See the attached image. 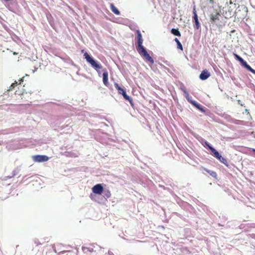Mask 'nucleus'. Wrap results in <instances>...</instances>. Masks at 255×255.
<instances>
[{
    "label": "nucleus",
    "instance_id": "obj_1",
    "mask_svg": "<svg viewBox=\"0 0 255 255\" xmlns=\"http://www.w3.org/2000/svg\"><path fill=\"white\" fill-rule=\"evenodd\" d=\"M137 34L136 39L137 46L136 47V50L138 53L143 57L145 59L149 61L151 64L154 63V60L147 53L145 48L142 45L143 39L142 38L141 34L139 30L136 31Z\"/></svg>",
    "mask_w": 255,
    "mask_h": 255
},
{
    "label": "nucleus",
    "instance_id": "obj_2",
    "mask_svg": "<svg viewBox=\"0 0 255 255\" xmlns=\"http://www.w3.org/2000/svg\"><path fill=\"white\" fill-rule=\"evenodd\" d=\"M84 56L87 62L90 63L97 71L102 68V65L97 62L87 52L84 53Z\"/></svg>",
    "mask_w": 255,
    "mask_h": 255
},
{
    "label": "nucleus",
    "instance_id": "obj_3",
    "mask_svg": "<svg viewBox=\"0 0 255 255\" xmlns=\"http://www.w3.org/2000/svg\"><path fill=\"white\" fill-rule=\"evenodd\" d=\"M115 87L118 91L119 94L122 95L124 99L128 101L131 106H133V104L131 98L127 95L125 90L121 88L118 83H115Z\"/></svg>",
    "mask_w": 255,
    "mask_h": 255
},
{
    "label": "nucleus",
    "instance_id": "obj_4",
    "mask_svg": "<svg viewBox=\"0 0 255 255\" xmlns=\"http://www.w3.org/2000/svg\"><path fill=\"white\" fill-rule=\"evenodd\" d=\"M233 55L235 57V58L240 62L241 64L245 67L246 68H247L249 71H251L252 73L255 74V70L253 69L249 65L247 64V63L240 56H239L238 54H237L235 53H233Z\"/></svg>",
    "mask_w": 255,
    "mask_h": 255
},
{
    "label": "nucleus",
    "instance_id": "obj_5",
    "mask_svg": "<svg viewBox=\"0 0 255 255\" xmlns=\"http://www.w3.org/2000/svg\"><path fill=\"white\" fill-rule=\"evenodd\" d=\"M32 159L35 162H46L48 160L49 157L46 155H37L32 156Z\"/></svg>",
    "mask_w": 255,
    "mask_h": 255
},
{
    "label": "nucleus",
    "instance_id": "obj_6",
    "mask_svg": "<svg viewBox=\"0 0 255 255\" xmlns=\"http://www.w3.org/2000/svg\"><path fill=\"white\" fill-rule=\"evenodd\" d=\"M104 191V188L101 184H98L92 188V191L94 193L101 195Z\"/></svg>",
    "mask_w": 255,
    "mask_h": 255
},
{
    "label": "nucleus",
    "instance_id": "obj_7",
    "mask_svg": "<svg viewBox=\"0 0 255 255\" xmlns=\"http://www.w3.org/2000/svg\"><path fill=\"white\" fill-rule=\"evenodd\" d=\"M211 76L210 73L208 72L207 69L203 70L199 76V78L202 80H205L208 79Z\"/></svg>",
    "mask_w": 255,
    "mask_h": 255
},
{
    "label": "nucleus",
    "instance_id": "obj_8",
    "mask_svg": "<svg viewBox=\"0 0 255 255\" xmlns=\"http://www.w3.org/2000/svg\"><path fill=\"white\" fill-rule=\"evenodd\" d=\"M103 74V81L104 85L106 86H108L109 85V83L108 82V73L107 71L105 69Z\"/></svg>",
    "mask_w": 255,
    "mask_h": 255
},
{
    "label": "nucleus",
    "instance_id": "obj_9",
    "mask_svg": "<svg viewBox=\"0 0 255 255\" xmlns=\"http://www.w3.org/2000/svg\"><path fill=\"white\" fill-rule=\"evenodd\" d=\"M219 16L220 13L217 11H215L214 13H211L210 15L211 21L215 22L216 20H218Z\"/></svg>",
    "mask_w": 255,
    "mask_h": 255
},
{
    "label": "nucleus",
    "instance_id": "obj_10",
    "mask_svg": "<svg viewBox=\"0 0 255 255\" xmlns=\"http://www.w3.org/2000/svg\"><path fill=\"white\" fill-rule=\"evenodd\" d=\"M207 145L208 146L209 148L211 150V152L213 153L214 156L217 158H220V157H221V155L218 152V151H217L214 148H213L211 146H210L207 143Z\"/></svg>",
    "mask_w": 255,
    "mask_h": 255
},
{
    "label": "nucleus",
    "instance_id": "obj_11",
    "mask_svg": "<svg viewBox=\"0 0 255 255\" xmlns=\"http://www.w3.org/2000/svg\"><path fill=\"white\" fill-rule=\"evenodd\" d=\"M193 19L195 23L194 27L196 29H198L200 27V24L198 20V15H196L195 16H193Z\"/></svg>",
    "mask_w": 255,
    "mask_h": 255
},
{
    "label": "nucleus",
    "instance_id": "obj_12",
    "mask_svg": "<svg viewBox=\"0 0 255 255\" xmlns=\"http://www.w3.org/2000/svg\"><path fill=\"white\" fill-rule=\"evenodd\" d=\"M110 8L113 12L116 15H120V12L113 3L110 4Z\"/></svg>",
    "mask_w": 255,
    "mask_h": 255
},
{
    "label": "nucleus",
    "instance_id": "obj_13",
    "mask_svg": "<svg viewBox=\"0 0 255 255\" xmlns=\"http://www.w3.org/2000/svg\"><path fill=\"white\" fill-rule=\"evenodd\" d=\"M23 77L22 78H20L19 80H18V81L17 82V81H15L14 83H12L10 87V88L8 90H11L12 89H13L15 86H16L18 84H20L23 81Z\"/></svg>",
    "mask_w": 255,
    "mask_h": 255
},
{
    "label": "nucleus",
    "instance_id": "obj_14",
    "mask_svg": "<svg viewBox=\"0 0 255 255\" xmlns=\"http://www.w3.org/2000/svg\"><path fill=\"white\" fill-rule=\"evenodd\" d=\"M171 32L174 35L180 36L181 33L178 29L172 28L171 30Z\"/></svg>",
    "mask_w": 255,
    "mask_h": 255
},
{
    "label": "nucleus",
    "instance_id": "obj_15",
    "mask_svg": "<svg viewBox=\"0 0 255 255\" xmlns=\"http://www.w3.org/2000/svg\"><path fill=\"white\" fill-rule=\"evenodd\" d=\"M204 170L207 172H208L209 174H210V175L211 176H212L213 177H216L217 173L215 171L209 170H208V169H207L206 168H205Z\"/></svg>",
    "mask_w": 255,
    "mask_h": 255
},
{
    "label": "nucleus",
    "instance_id": "obj_16",
    "mask_svg": "<svg viewBox=\"0 0 255 255\" xmlns=\"http://www.w3.org/2000/svg\"><path fill=\"white\" fill-rule=\"evenodd\" d=\"M175 41L177 43V48L178 49H181V50H183V47H182V45L181 44V43H180V42L179 41V40L177 38H175V39H174Z\"/></svg>",
    "mask_w": 255,
    "mask_h": 255
},
{
    "label": "nucleus",
    "instance_id": "obj_17",
    "mask_svg": "<svg viewBox=\"0 0 255 255\" xmlns=\"http://www.w3.org/2000/svg\"><path fill=\"white\" fill-rule=\"evenodd\" d=\"M218 160H220V161L223 163H224V164H227V160L223 157L221 155V157H220V158H217Z\"/></svg>",
    "mask_w": 255,
    "mask_h": 255
},
{
    "label": "nucleus",
    "instance_id": "obj_18",
    "mask_svg": "<svg viewBox=\"0 0 255 255\" xmlns=\"http://www.w3.org/2000/svg\"><path fill=\"white\" fill-rule=\"evenodd\" d=\"M104 195L106 197L108 198H110L111 196V192L108 190L105 191L104 193Z\"/></svg>",
    "mask_w": 255,
    "mask_h": 255
},
{
    "label": "nucleus",
    "instance_id": "obj_19",
    "mask_svg": "<svg viewBox=\"0 0 255 255\" xmlns=\"http://www.w3.org/2000/svg\"><path fill=\"white\" fill-rule=\"evenodd\" d=\"M83 251L85 254H87L88 252H92L93 250L92 249V251L90 250L88 248H83Z\"/></svg>",
    "mask_w": 255,
    "mask_h": 255
},
{
    "label": "nucleus",
    "instance_id": "obj_20",
    "mask_svg": "<svg viewBox=\"0 0 255 255\" xmlns=\"http://www.w3.org/2000/svg\"><path fill=\"white\" fill-rule=\"evenodd\" d=\"M191 103H192L193 105H194L196 107H197V108H198L199 109L202 110V109H200V107H200L199 105H198V104H197V103H196V102H195L193 101V102H191Z\"/></svg>",
    "mask_w": 255,
    "mask_h": 255
},
{
    "label": "nucleus",
    "instance_id": "obj_21",
    "mask_svg": "<svg viewBox=\"0 0 255 255\" xmlns=\"http://www.w3.org/2000/svg\"><path fill=\"white\" fill-rule=\"evenodd\" d=\"M193 13L194 16L197 15V14L196 13V11L195 6H194Z\"/></svg>",
    "mask_w": 255,
    "mask_h": 255
},
{
    "label": "nucleus",
    "instance_id": "obj_22",
    "mask_svg": "<svg viewBox=\"0 0 255 255\" xmlns=\"http://www.w3.org/2000/svg\"><path fill=\"white\" fill-rule=\"evenodd\" d=\"M12 53L13 55H18V52H13Z\"/></svg>",
    "mask_w": 255,
    "mask_h": 255
},
{
    "label": "nucleus",
    "instance_id": "obj_23",
    "mask_svg": "<svg viewBox=\"0 0 255 255\" xmlns=\"http://www.w3.org/2000/svg\"><path fill=\"white\" fill-rule=\"evenodd\" d=\"M184 92L185 93L188 94L187 92L185 90H184Z\"/></svg>",
    "mask_w": 255,
    "mask_h": 255
},
{
    "label": "nucleus",
    "instance_id": "obj_24",
    "mask_svg": "<svg viewBox=\"0 0 255 255\" xmlns=\"http://www.w3.org/2000/svg\"><path fill=\"white\" fill-rule=\"evenodd\" d=\"M254 151H255V150H254Z\"/></svg>",
    "mask_w": 255,
    "mask_h": 255
}]
</instances>
